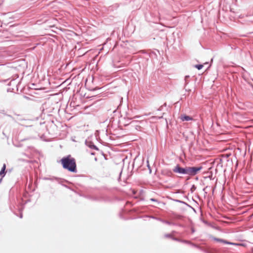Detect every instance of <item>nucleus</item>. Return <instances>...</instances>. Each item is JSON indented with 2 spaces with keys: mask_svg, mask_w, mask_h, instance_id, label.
Wrapping results in <instances>:
<instances>
[{
  "mask_svg": "<svg viewBox=\"0 0 253 253\" xmlns=\"http://www.w3.org/2000/svg\"><path fill=\"white\" fill-rule=\"evenodd\" d=\"M44 179L50 180L51 181L56 180L59 183L61 184L62 186L70 189V190L74 192L81 197H83L92 201L96 202H108L111 200V198L102 193L98 194H95L93 193H87L84 192L85 188L80 184H78V186L74 185L73 186H68L62 183V182L69 183V181L63 178H58L57 177L53 176L52 177L48 178L44 177Z\"/></svg>",
  "mask_w": 253,
  "mask_h": 253,
  "instance_id": "f257e3e1",
  "label": "nucleus"
},
{
  "mask_svg": "<svg viewBox=\"0 0 253 253\" xmlns=\"http://www.w3.org/2000/svg\"><path fill=\"white\" fill-rule=\"evenodd\" d=\"M126 207H124L123 208H122L119 213L120 217L122 219L127 220L130 219L146 217L161 221V222L169 225H178L179 227H184V225L182 224L176 223L172 221H169V220L163 219L153 215H141V210L136 208H126Z\"/></svg>",
  "mask_w": 253,
  "mask_h": 253,
  "instance_id": "f03ea898",
  "label": "nucleus"
},
{
  "mask_svg": "<svg viewBox=\"0 0 253 253\" xmlns=\"http://www.w3.org/2000/svg\"><path fill=\"white\" fill-rule=\"evenodd\" d=\"M202 166L184 167H182L180 164H176L173 168L172 171L179 174L188 175L193 176L198 174L202 169Z\"/></svg>",
  "mask_w": 253,
  "mask_h": 253,
  "instance_id": "7ed1b4c3",
  "label": "nucleus"
},
{
  "mask_svg": "<svg viewBox=\"0 0 253 253\" xmlns=\"http://www.w3.org/2000/svg\"><path fill=\"white\" fill-rule=\"evenodd\" d=\"M60 163L64 169L73 173L77 172L76 159L72 157L71 155H68L62 157L60 160Z\"/></svg>",
  "mask_w": 253,
  "mask_h": 253,
  "instance_id": "20e7f679",
  "label": "nucleus"
},
{
  "mask_svg": "<svg viewBox=\"0 0 253 253\" xmlns=\"http://www.w3.org/2000/svg\"><path fill=\"white\" fill-rule=\"evenodd\" d=\"M27 138L22 139L17 142H13V144L16 147H24L25 151H29L33 153H37L38 151L35 147L28 145V143H24L23 142L27 140Z\"/></svg>",
  "mask_w": 253,
  "mask_h": 253,
  "instance_id": "39448f33",
  "label": "nucleus"
},
{
  "mask_svg": "<svg viewBox=\"0 0 253 253\" xmlns=\"http://www.w3.org/2000/svg\"><path fill=\"white\" fill-rule=\"evenodd\" d=\"M208 237L209 238L215 241L222 243L227 244V245H233V246H244V244H243V243L231 242H230L228 240H225L223 239L215 237L211 234H208Z\"/></svg>",
  "mask_w": 253,
  "mask_h": 253,
  "instance_id": "423d86ee",
  "label": "nucleus"
},
{
  "mask_svg": "<svg viewBox=\"0 0 253 253\" xmlns=\"http://www.w3.org/2000/svg\"><path fill=\"white\" fill-rule=\"evenodd\" d=\"M10 210L16 216L22 218L23 217L22 211L24 207H9Z\"/></svg>",
  "mask_w": 253,
  "mask_h": 253,
  "instance_id": "0eeeda50",
  "label": "nucleus"
},
{
  "mask_svg": "<svg viewBox=\"0 0 253 253\" xmlns=\"http://www.w3.org/2000/svg\"><path fill=\"white\" fill-rule=\"evenodd\" d=\"M168 216L171 220L185 221L184 217L183 216L177 214L173 211H170L169 212Z\"/></svg>",
  "mask_w": 253,
  "mask_h": 253,
  "instance_id": "6e6552de",
  "label": "nucleus"
},
{
  "mask_svg": "<svg viewBox=\"0 0 253 253\" xmlns=\"http://www.w3.org/2000/svg\"><path fill=\"white\" fill-rule=\"evenodd\" d=\"M85 144L87 147H88V148H90L92 150L100 151L99 148L96 145H95L92 141L89 139L85 140Z\"/></svg>",
  "mask_w": 253,
  "mask_h": 253,
  "instance_id": "1a4fd4ad",
  "label": "nucleus"
},
{
  "mask_svg": "<svg viewBox=\"0 0 253 253\" xmlns=\"http://www.w3.org/2000/svg\"><path fill=\"white\" fill-rule=\"evenodd\" d=\"M201 220L206 225L211 227L213 229H216L217 230H220V228L219 227L215 226L212 223L210 222L204 218H201Z\"/></svg>",
  "mask_w": 253,
  "mask_h": 253,
  "instance_id": "9d476101",
  "label": "nucleus"
},
{
  "mask_svg": "<svg viewBox=\"0 0 253 253\" xmlns=\"http://www.w3.org/2000/svg\"><path fill=\"white\" fill-rule=\"evenodd\" d=\"M179 118L182 122H188L193 120V118L191 116L187 115L186 114H181Z\"/></svg>",
  "mask_w": 253,
  "mask_h": 253,
  "instance_id": "9b49d317",
  "label": "nucleus"
},
{
  "mask_svg": "<svg viewBox=\"0 0 253 253\" xmlns=\"http://www.w3.org/2000/svg\"><path fill=\"white\" fill-rule=\"evenodd\" d=\"M6 173V165L4 163L2 167L0 170V177L3 178Z\"/></svg>",
  "mask_w": 253,
  "mask_h": 253,
  "instance_id": "f8f14e48",
  "label": "nucleus"
},
{
  "mask_svg": "<svg viewBox=\"0 0 253 253\" xmlns=\"http://www.w3.org/2000/svg\"><path fill=\"white\" fill-rule=\"evenodd\" d=\"M146 54L149 56V57L151 58L152 60L155 59H157L158 55L155 51H150L146 53Z\"/></svg>",
  "mask_w": 253,
  "mask_h": 253,
  "instance_id": "ddd939ff",
  "label": "nucleus"
},
{
  "mask_svg": "<svg viewBox=\"0 0 253 253\" xmlns=\"http://www.w3.org/2000/svg\"><path fill=\"white\" fill-rule=\"evenodd\" d=\"M181 242L182 243H184L190 244L195 248H197L201 250H203V248L200 247L199 245H198L196 244L192 243L191 242H190L189 241L183 240H181Z\"/></svg>",
  "mask_w": 253,
  "mask_h": 253,
  "instance_id": "4468645a",
  "label": "nucleus"
},
{
  "mask_svg": "<svg viewBox=\"0 0 253 253\" xmlns=\"http://www.w3.org/2000/svg\"><path fill=\"white\" fill-rule=\"evenodd\" d=\"M190 76L189 75H186L184 77V88H185L186 86L187 85V84L190 82Z\"/></svg>",
  "mask_w": 253,
  "mask_h": 253,
  "instance_id": "2eb2a0df",
  "label": "nucleus"
},
{
  "mask_svg": "<svg viewBox=\"0 0 253 253\" xmlns=\"http://www.w3.org/2000/svg\"><path fill=\"white\" fill-rule=\"evenodd\" d=\"M124 167V163H123L122 164V166H121V171H120V172L119 173V176H118V180L119 181L121 180V176H122V174Z\"/></svg>",
  "mask_w": 253,
  "mask_h": 253,
  "instance_id": "dca6fc26",
  "label": "nucleus"
},
{
  "mask_svg": "<svg viewBox=\"0 0 253 253\" xmlns=\"http://www.w3.org/2000/svg\"><path fill=\"white\" fill-rule=\"evenodd\" d=\"M194 67L198 69V70H201L204 67V65L203 64H197L194 65Z\"/></svg>",
  "mask_w": 253,
  "mask_h": 253,
  "instance_id": "f3484780",
  "label": "nucleus"
},
{
  "mask_svg": "<svg viewBox=\"0 0 253 253\" xmlns=\"http://www.w3.org/2000/svg\"><path fill=\"white\" fill-rule=\"evenodd\" d=\"M196 189V185H195L194 184H193L192 186H191V192H193L194 191H195V190Z\"/></svg>",
  "mask_w": 253,
  "mask_h": 253,
  "instance_id": "a211bd4d",
  "label": "nucleus"
},
{
  "mask_svg": "<svg viewBox=\"0 0 253 253\" xmlns=\"http://www.w3.org/2000/svg\"><path fill=\"white\" fill-rule=\"evenodd\" d=\"M175 201L177 202H179V203H182L184 205H185V206H190L189 204H187L186 203L184 202H182L180 200H175Z\"/></svg>",
  "mask_w": 253,
  "mask_h": 253,
  "instance_id": "6ab92c4d",
  "label": "nucleus"
},
{
  "mask_svg": "<svg viewBox=\"0 0 253 253\" xmlns=\"http://www.w3.org/2000/svg\"><path fill=\"white\" fill-rule=\"evenodd\" d=\"M172 174H173L171 170L168 171L167 173V175L171 176H172Z\"/></svg>",
  "mask_w": 253,
  "mask_h": 253,
  "instance_id": "aec40b11",
  "label": "nucleus"
},
{
  "mask_svg": "<svg viewBox=\"0 0 253 253\" xmlns=\"http://www.w3.org/2000/svg\"><path fill=\"white\" fill-rule=\"evenodd\" d=\"M9 81V79H5V80H0V82L2 83H6L7 82Z\"/></svg>",
  "mask_w": 253,
  "mask_h": 253,
  "instance_id": "412c9836",
  "label": "nucleus"
},
{
  "mask_svg": "<svg viewBox=\"0 0 253 253\" xmlns=\"http://www.w3.org/2000/svg\"><path fill=\"white\" fill-rule=\"evenodd\" d=\"M165 237H166V238H172L171 237V235L170 234H166L165 235Z\"/></svg>",
  "mask_w": 253,
  "mask_h": 253,
  "instance_id": "4be33fe9",
  "label": "nucleus"
},
{
  "mask_svg": "<svg viewBox=\"0 0 253 253\" xmlns=\"http://www.w3.org/2000/svg\"><path fill=\"white\" fill-rule=\"evenodd\" d=\"M147 167L148 168V169H149V172H150V173H151V167H150V166L149 165V162H148V160L147 161Z\"/></svg>",
  "mask_w": 253,
  "mask_h": 253,
  "instance_id": "5701e85b",
  "label": "nucleus"
},
{
  "mask_svg": "<svg viewBox=\"0 0 253 253\" xmlns=\"http://www.w3.org/2000/svg\"><path fill=\"white\" fill-rule=\"evenodd\" d=\"M228 249L226 248H223L221 249V251L223 252H228Z\"/></svg>",
  "mask_w": 253,
  "mask_h": 253,
  "instance_id": "b1692460",
  "label": "nucleus"
},
{
  "mask_svg": "<svg viewBox=\"0 0 253 253\" xmlns=\"http://www.w3.org/2000/svg\"><path fill=\"white\" fill-rule=\"evenodd\" d=\"M171 239H172V240H174V241L181 242V240H179V239H178L176 237H172V238H171Z\"/></svg>",
  "mask_w": 253,
  "mask_h": 253,
  "instance_id": "393cba45",
  "label": "nucleus"
},
{
  "mask_svg": "<svg viewBox=\"0 0 253 253\" xmlns=\"http://www.w3.org/2000/svg\"><path fill=\"white\" fill-rule=\"evenodd\" d=\"M190 230H191V232L192 233H194L195 232V230L194 228L193 227H191Z\"/></svg>",
  "mask_w": 253,
  "mask_h": 253,
  "instance_id": "a878e982",
  "label": "nucleus"
},
{
  "mask_svg": "<svg viewBox=\"0 0 253 253\" xmlns=\"http://www.w3.org/2000/svg\"><path fill=\"white\" fill-rule=\"evenodd\" d=\"M13 88H8L7 89V92H11V91H13Z\"/></svg>",
  "mask_w": 253,
  "mask_h": 253,
  "instance_id": "bb28decb",
  "label": "nucleus"
},
{
  "mask_svg": "<svg viewBox=\"0 0 253 253\" xmlns=\"http://www.w3.org/2000/svg\"><path fill=\"white\" fill-rule=\"evenodd\" d=\"M150 200L152 201L158 202V200L156 199H155V198H151Z\"/></svg>",
  "mask_w": 253,
  "mask_h": 253,
  "instance_id": "cd10ccee",
  "label": "nucleus"
},
{
  "mask_svg": "<svg viewBox=\"0 0 253 253\" xmlns=\"http://www.w3.org/2000/svg\"><path fill=\"white\" fill-rule=\"evenodd\" d=\"M99 151L100 152L101 154L105 157V154L103 152V151H102V150H100Z\"/></svg>",
  "mask_w": 253,
  "mask_h": 253,
  "instance_id": "c85d7f7f",
  "label": "nucleus"
},
{
  "mask_svg": "<svg viewBox=\"0 0 253 253\" xmlns=\"http://www.w3.org/2000/svg\"><path fill=\"white\" fill-rule=\"evenodd\" d=\"M89 153L91 155H95V153L94 152H92V151L90 152Z\"/></svg>",
  "mask_w": 253,
  "mask_h": 253,
  "instance_id": "c756f323",
  "label": "nucleus"
},
{
  "mask_svg": "<svg viewBox=\"0 0 253 253\" xmlns=\"http://www.w3.org/2000/svg\"><path fill=\"white\" fill-rule=\"evenodd\" d=\"M185 91H187L188 92H191V89H186L185 88Z\"/></svg>",
  "mask_w": 253,
  "mask_h": 253,
  "instance_id": "7c9ffc66",
  "label": "nucleus"
},
{
  "mask_svg": "<svg viewBox=\"0 0 253 253\" xmlns=\"http://www.w3.org/2000/svg\"><path fill=\"white\" fill-rule=\"evenodd\" d=\"M191 210H192L195 212H196V211L193 208V207L192 206H190V207H189Z\"/></svg>",
  "mask_w": 253,
  "mask_h": 253,
  "instance_id": "2f4dec72",
  "label": "nucleus"
},
{
  "mask_svg": "<svg viewBox=\"0 0 253 253\" xmlns=\"http://www.w3.org/2000/svg\"><path fill=\"white\" fill-rule=\"evenodd\" d=\"M198 208H199V210L200 211H202V208H203L204 207H201V206H199V207H198Z\"/></svg>",
  "mask_w": 253,
  "mask_h": 253,
  "instance_id": "473e14b6",
  "label": "nucleus"
},
{
  "mask_svg": "<svg viewBox=\"0 0 253 253\" xmlns=\"http://www.w3.org/2000/svg\"><path fill=\"white\" fill-rule=\"evenodd\" d=\"M163 109V106H161L159 107V108L158 109V111H162Z\"/></svg>",
  "mask_w": 253,
  "mask_h": 253,
  "instance_id": "72a5a7b5",
  "label": "nucleus"
},
{
  "mask_svg": "<svg viewBox=\"0 0 253 253\" xmlns=\"http://www.w3.org/2000/svg\"><path fill=\"white\" fill-rule=\"evenodd\" d=\"M7 116L8 117H9V118H11L12 119L14 120L13 117L11 115H7Z\"/></svg>",
  "mask_w": 253,
  "mask_h": 253,
  "instance_id": "f704fd0d",
  "label": "nucleus"
},
{
  "mask_svg": "<svg viewBox=\"0 0 253 253\" xmlns=\"http://www.w3.org/2000/svg\"><path fill=\"white\" fill-rule=\"evenodd\" d=\"M141 117L140 116H135L134 117V118L136 119V118H140Z\"/></svg>",
  "mask_w": 253,
  "mask_h": 253,
  "instance_id": "c9c22d12",
  "label": "nucleus"
},
{
  "mask_svg": "<svg viewBox=\"0 0 253 253\" xmlns=\"http://www.w3.org/2000/svg\"><path fill=\"white\" fill-rule=\"evenodd\" d=\"M7 85H8V86L11 85V81L8 82V83L7 84Z\"/></svg>",
  "mask_w": 253,
  "mask_h": 253,
  "instance_id": "e433bc0d",
  "label": "nucleus"
},
{
  "mask_svg": "<svg viewBox=\"0 0 253 253\" xmlns=\"http://www.w3.org/2000/svg\"><path fill=\"white\" fill-rule=\"evenodd\" d=\"M133 172L132 171H131V172H130V175H128V176H131L132 175Z\"/></svg>",
  "mask_w": 253,
  "mask_h": 253,
  "instance_id": "4c0bfd02",
  "label": "nucleus"
},
{
  "mask_svg": "<svg viewBox=\"0 0 253 253\" xmlns=\"http://www.w3.org/2000/svg\"><path fill=\"white\" fill-rule=\"evenodd\" d=\"M94 161H95V162H97V161H98V159H97V157H95V158H94Z\"/></svg>",
  "mask_w": 253,
  "mask_h": 253,
  "instance_id": "58836bf2",
  "label": "nucleus"
},
{
  "mask_svg": "<svg viewBox=\"0 0 253 253\" xmlns=\"http://www.w3.org/2000/svg\"><path fill=\"white\" fill-rule=\"evenodd\" d=\"M2 179H3V178H2V177H0V183H1V182H2Z\"/></svg>",
  "mask_w": 253,
  "mask_h": 253,
  "instance_id": "ea45409f",
  "label": "nucleus"
},
{
  "mask_svg": "<svg viewBox=\"0 0 253 253\" xmlns=\"http://www.w3.org/2000/svg\"><path fill=\"white\" fill-rule=\"evenodd\" d=\"M134 161H133V164H132V169L134 168Z\"/></svg>",
  "mask_w": 253,
  "mask_h": 253,
  "instance_id": "a19ab883",
  "label": "nucleus"
},
{
  "mask_svg": "<svg viewBox=\"0 0 253 253\" xmlns=\"http://www.w3.org/2000/svg\"><path fill=\"white\" fill-rule=\"evenodd\" d=\"M162 118H163V116H161V117H159V119H162Z\"/></svg>",
  "mask_w": 253,
  "mask_h": 253,
  "instance_id": "79ce46f5",
  "label": "nucleus"
},
{
  "mask_svg": "<svg viewBox=\"0 0 253 253\" xmlns=\"http://www.w3.org/2000/svg\"><path fill=\"white\" fill-rule=\"evenodd\" d=\"M242 69L243 70V71H244V72H246V70L244 68H243V67H242Z\"/></svg>",
  "mask_w": 253,
  "mask_h": 253,
  "instance_id": "37998d69",
  "label": "nucleus"
},
{
  "mask_svg": "<svg viewBox=\"0 0 253 253\" xmlns=\"http://www.w3.org/2000/svg\"><path fill=\"white\" fill-rule=\"evenodd\" d=\"M148 60H149V58L148 57L146 58V61H148Z\"/></svg>",
  "mask_w": 253,
  "mask_h": 253,
  "instance_id": "c03bdc74",
  "label": "nucleus"
},
{
  "mask_svg": "<svg viewBox=\"0 0 253 253\" xmlns=\"http://www.w3.org/2000/svg\"><path fill=\"white\" fill-rule=\"evenodd\" d=\"M156 51H157V52H158V53L160 54V53H159V50H156Z\"/></svg>",
  "mask_w": 253,
  "mask_h": 253,
  "instance_id": "a18cd8bd",
  "label": "nucleus"
},
{
  "mask_svg": "<svg viewBox=\"0 0 253 253\" xmlns=\"http://www.w3.org/2000/svg\"><path fill=\"white\" fill-rule=\"evenodd\" d=\"M242 76H243V78H244L243 73H242Z\"/></svg>",
  "mask_w": 253,
  "mask_h": 253,
  "instance_id": "49530a36",
  "label": "nucleus"
},
{
  "mask_svg": "<svg viewBox=\"0 0 253 253\" xmlns=\"http://www.w3.org/2000/svg\"><path fill=\"white\" fill-rule=\"evenodd\" d=\"M195 202L196 204H198V203H197V202H196V201H195Z\"/></svg>",
  "mask_w": 253,
  "mask_h": 253,
  "instance_id": "de8ad7c7",
  "label": "nucleus"
},
{
  "mask_svg": "<svg viewBox=\"0 0 253 253\" xmlns=\"http://www.w3.org/2000/svg\"><path fill=\"white\" fill-rule=\"evenodd\" d=\"M248 206H252V205H249Z\"/></svg>",
  "mask_w": 253,
  "mask_h": 253,
  "instance_id": "09e8293b",
  "label": "nucleus"
}]
</instances>
